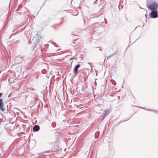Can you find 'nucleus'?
<instances>
[{"label":"nucleus","mask_w":158,"mask_h":158,"mask_svg":"<svg viewBox=\"0 0 158 158\" xmlns=\"http://www.w3.org/2000/svg\"><path fill=\"white\" fill-rule=\"evenodd\" d=\"M147 7L152 10H156L158 7V5L156 2H153L148 5Z\"/></svg>","instance_id":"f257e3e1"},{"label":"nucleus","mask_w":158,"mask_h":158,"mask_svg":"<svg viewBox=\"0 0 158 158\" xmlns=\"http://www.w3.org/2000/svg\"><path fill=\"white\" fill-rule=\"evenodd\" d=\"M157 11L156 10H152L150 13V17L151 18H156L158 16Z\"/></svg>","instance_id":"f03ea898"},{"label":"nucleus","mask_w":158,"mask_h":158,"mask_svg":"<svg viewBox=\"0 0 158 158\" xmlns=\"http://www.w3.org/2000/svg\"><path fill=\"white\" fill-rule=\"evenodd\" d=\"M4 104L3 103L2 100V99H0V109L2 111L5 110V108L3 107Z\"/></svg>","instance_id":"7ed1b4c3"},{"label":"nucleus","mask_w":158,"mask_h":158,"mask_svg":"<svg viewBox=\"0 0 158 158\" xmlns=\"http://www.w3.org/2000/svg\"><path fill=\"white\" fill-rule=\"evenodd\" d=\"M40 129L39 126L37 125H35L33 128V130L34 132L38 131Z\"/></svg>","instance_id":"20e7f679"},{"label":"nucleus","mask_w":158,"mask_h":158,"mask_svg":"<svg viewBox=\"0 0 158 158\" xmlns=\"http://www.w3.org/2000/svg\"><path fill=\"white\" fill-rule=\"evenodd\" d=\"M80 65L79 64H77L76 65L73 69L74 73L76 74L77 72V70L78 68L80 67Z\"/></svg>","instance_id":"39448f33"},{"label":"nucleus","mask_w":158,"mask_h":158,"mask_svg":"<svg viewBox=\"0 0 158 158\" xmlns=\"http://www.w3.org/2000/svg\"><path fill=\"white\" fill-rule=\"evenodd\" d=\"M110 112L109 110L106 109L104 111L105 115L103 116L102 121L105 118V117L107 116Z\"/></svg>","instance_id":"423d86ee"},{"label":"nucleus","mask_w":158,"mask_h":158,"mask_svg":"<svg viewBox=\"0 0 158 158\" xmlns=\"http://www.w3.org/2000/svg\"><path fill=\"white\" fill-rule=\"evenodd\" d=\"M37 36H38L37 34H36V36H35L32 39V40H36V41H37L38 40H39L40 37H37L38 38L37 39Z\"/></svg>","instance_id":"0eeeda50"},{"label":"nucleus","mask_w":158,"mask_h":158,"mask_svg":"<svg viewBox=\"0 0 158 158\" xmlns=\"http://www.w3.org/2000/svg\"><path fill=\"white\" fill-rule=\"evenodd\" d=\"M113 54H112L108 56H107V59H109V58H110V57H112V56H113Z\"/></svg>","instance_id":"6e6552de"},{"label":"nucleus","mask_w":158,"mask_h":158,"mask_svg":"<svg viewBox=\"0 0 158 158\" xmlns=\"http://www.w3.org/2000/svg\"><path fill=\"white\" fill-rule=\"evenodd\" d=\"M3 122L2 119H0V125L1 124V123Z\"/></svg>","instance_id":"1a4fd4ad"},{"label":"nucleus","mask_w":158,"mask_h":158,"mask_svg":"<svg viewBox=\"0 0 158 158\" xmlns=\"http://www.w3.org/2000/svg\"><path fill=\"white\" fill-rule=\"evenodd\" d=\"M154 111L156 114H158V111Z\"/></svg>","instance_id":"9d476101"},{"label":"nucleus","mask_w":158,"mask_h":158,"mask_svg":"<svg viewBox=\"0 0 158 158\" xmlns=\"http://www.w3.org/2000/svg\"><path fill=\"white\" fill-rule=\"evenodd\" d=\"M2 95V93H0V98L1 97Z\"/></svg>","instance_id":"9b49d317"},{"label":"nucleus","mask_w":158,"mask_h":158,"mask_svg":"<svg viewBox=\"0 0 158 158\" xmlns=\"http://www.w3.org/2000/svg\"><path fill=\"white\" fill-rule=\"evenodd\" d=\"M98 133V132H97L96 133H95V135L96 134H97V133Z\"/></svg>","instance_id":"f8f14e48"},{"label":"nucleus","mask_w":158,"mask_h":158,"mask_svg":"<svg viewBox=\"0 0 158 158\" xmlns=\"http://www.w3.org/2000/svg\"><path fill=\"white\" fill-rule=\"evenodd\" d=\"M31 37H32V36L31 35Z\"/></svg>","instance_id":"ddd939ff"},{"label":"nucleus","mask_w":158,"mask_h":158,"mask_svg":"<svg viewBox=\"0 0 158 158\" xmlns=\"http://www.w3.org/2000/svg\"><path fill=\"white\" fill-rule=\"evenodd\" d=\"M145 16L146 17H147L146 15H145Z\"/></svg>","instance_id":"4468645a"},{"label":"nucleus","mask_w":158,"mask_h":158,"mask_svg":"<svg viewBox=\"0 0 158 158\" xmlns=\"http://www.w3.org/2000/svg\"><path fill=\"white\" fill-rule=\"evenodd\" d=\"M122 88H123V86H122Z\"/></svg>","instance_id":"2eb2a0df"}]
</instances>
